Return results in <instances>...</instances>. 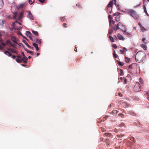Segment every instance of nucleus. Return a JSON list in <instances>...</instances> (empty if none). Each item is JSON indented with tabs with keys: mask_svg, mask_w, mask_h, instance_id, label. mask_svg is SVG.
<instances>
[{
	"mask_svg": "<svg viewBox=\"0 0 149 149\" xmlns=\"http://www.w3.org/2000/svg\"><path fill=\"white\" fill-rule=\"evenodd\" d=\"M11 10L14 15L13 18L16 20L20 21L22 18L23 13L21 12L19 15H18V9L17 7L15 6H12Z\"/></svg>",
	"mask_w": 149,
	"mask_h": 149,
	"instance_id": "nucleus-1",
	"label": "nucleus"
},
{
	"mask_svg": "<svg viewBox=\"0 0 149 149\" xmlns=\"http://www.w3.org/2000/svg\"><path fill=\"white\" fill-rule=\"evenodd\" d=\"M146 58L145 53L143 51H140L138 52L136 54L135 60L138 63H140L144 61Z\"/></svg>",
	"mask_w": 149,
	"mask_h": 149,
	"instance_id": "nucleus-2",
	"label": "nucleus"
},
{
	"mask_svg": "<svg viewBox=\"0 0 149 149\" xmlns=\"http://www.w3.org/2000/svg\"><path fill=\"white\" fill-rule=\"evenodd\" d=\"M125 12L129 15L132 17L135 20L139 18V16L136 11L132 9H127L125 10Z\"/></svg>",
	"mask_w": 149,
	"mask_h": 149,
	"instance_id": "nucleus-3",
	"label": "nucleus"
},
{
	"mask_svg": "<svg viewBox=\"0 0 149 149\" xmlns=\"http://www.w3.org/2000/svg\"><path fill=\"white\" fill-rule=\"evenodd\" d=\"M13 28L15 29L20 31L22 28V26L21 24L16 21L14 22L13 24Z\"/></svg>",
	"mask_w": 149,
	"mask_h": 149,
	"instance_id": "nucleus-4",
	"label": "nucleus"
},
{
	"mask_svg": "<svg viewBox=\"0 0 149 149\" xmlns=\"http://www.w3.org/2000/svg\"><path fill=\"white\" fill-rule=\"evenodd\" d=\"M22 57L21 56H17L16 59V61L18 63H21L23 62L24 63H26L27 62V61L24 60V58H22Z\"/></svg>",
	"mask_w": 149,
	"mask_h": 149,
	"instance_id": "nucleus-5",
	"label": "nucleus"
},
{
	"mask_svg": "<svg viewBox=\"0 0 149 149\" xmlns=\"http://www.w3.org/2000/svg\"><path fill=\"white\" fill-rule=\"evenodd\" d=\"M28 14L27 17L31 20H33L34 19V17L33 15L32 14L31 12L30 11H28L27 12Z\"/></svg>",
	"mask_w": 149,
	"mask_h": 149,
	"instance_id": "nucleus-6",
	"label": "nucleus"
},
{
	"mask_svg": "<svg viewBox=\"0 0 149 149\" xmlns=\"http://www.w3.org/2000/svg\"><path fill=\"white\" fill-rule=\"evenodd\" d=\"M134 90L136 92L140 91L141 89L139 86L138 84H136L134 87Z\"/></svg>",
	"mask_w": 149,
	"mask_h": 149,
	"instance_id": "nucleus-7",
	"label": "nucleus"
},
{
	"mask_svg": "<svg viewBox=\"0 0 149 149\" xmlns=\"http://www.w3.org/2000/svg\"><path fill=\"white\" fill-rule=\"evenodd\" d=\"M118 28L119 29H122L124 28V25H123V24L121 22H119L117 24Z\"/></svg>",
	"mask_w": 149,
	"mask_h": 149,
	"instance_id": "nucleus-8",
	"label": "nucleus"
},
{
	"mask_svg": "<svg viewBox=\"0 0 149 149\" xmlns=\"http://www.w3.org/2000/svg\"><path fill=\"white\" fill-rule=\"evenodd\" d=\"M11 39L13 42L15 43L16 44H18V43L17 42L18 40V38H15V37L13 36L11 37Z\"/></svg>",
	"mask_w": 149,
	"mask_h": 149,
	"instance_id": "nucleus-9",
	"label": "nucleus"
},
{
	"mask_svg": "<svg viewBox=\"0 0 149 149\" xmlns=\"http://www.w3.org/2000/svg\"><path fill=\"white\" fill-rule=\"evenodd\" d=\"M117 36L119 40H125V38L119 33L117 34Z\"/></svg>",
	"mask_w": 149,
	"mask_h": 149,
	"instance_id": "nucleus-10",
	"label": "nucleus"
},
{
	"mask_svg": "<svg viewBox=\"0 0 149 149\" xmlns=\"http://www.w3.org/2000/svg\"><path fill=\"white\" fill-rule=\"evenodd\" d=\"M1 45H3L4 46H5L6 45L4 43H3L2 40L0 39V50H3L4 47H2Z\"/></svg>",
	"mask_w": 149,
	"mask_h": 149,
	"instance_id": "nucleus-11",
	"label": "nucleus"
},
{
	"mask_svg": "<svg viewBox=\"0 0 149 149\" xmlns=\"http://www.w3.org/2000/svg\"><path fill=\"white\" fill-rule=\"evenodd\" d=\"M114 2V0H112L107 5V7L109 8H111Z\"/></svg>",
	"mask_w": 149,
	"mask_h": 149,
	"instance_id": "nucleus-12",
	"label": "nucleus"
},
{
	"mask_svg": "<svg viewBox=\"0 0 149 149\" xmlns=\"http://www.w3.org/2000/svg\"><path fill=\"white\" fill-rule=\"evenodd\" d=\"M127 113L128 114L132 115L134 116H136V114L133 111H127Z\"/></svg>",
	"mask_w": 149,
	"mask_h": 149,
	"instance_id": "nucleus-13",
	"label": "nucleus"
},
{
	"mask_svg": "<svg viewBox=\"0 0 149 149\" xmlns=\"http://www.w3.org/2000/svg\"><path fill=\"white\" fill-rule=\"evenodd\" d=\"M111 136V134L109 133H105L104 134V136L106 137H110Z\"/></svg>",
	"mask_w": 149,
	"mask_h": 149,
	"instance_id": "nucleus-14",
	"label": "nucleus"
},
{
	"mask_svg": "<svg viewBox=\"0 0 149 149\" xmlns=\"http://www.w3.org/2000/svg\"><path fill=\"white\" fill-rule=\"evenodd\" d=\"M140 47L143 48L144 50H146L147 49L146 46L143 44H141L140 45Z\"/></svg>",
	"mask_w": 149,
	"mask_h": 149,
	"instance_id": "nucleus-15",
	"label": "nucleus"
},
{
	"mask_svg": "<svg viewBox=\"0 0 149 149\" xmlns=\"http://www.w3.org/2000/svg\"><path fill=\"white\" fill-rule=\"evenodd\" d=\"M26 35L27 36L29 37L31 39V34L30 31H26Z\"/></svg>",
	"mask_w": 149,
	"mask_h": 149,
	"instance_id": "nucleus-16",
	"label": "nucleus"
},
{
	"mask_svg": "<svg viewBox=\"0 0 149 149\" xmlns=\"http://www.w3.org/2000/svg\"><path fill=\"white\" fill-rule=\"evenodd\" d=\"M4 54L9 56H11L12 55V54L8 51H5Z\"/></svg>",
	"mask_w": 149,
	"mask_h": 149,
	"instance_id": "nucleus-17",
	"label": "nucleus"
},
{
	"mask_svg": "<svg viewBox=\"0 0 149 149\" xmlns=\"http://www.w3.org/2000/svg\"><path fill=\"white\" fill-rule=\"evenodd\" d=\"M33 45L34 47L36 48V50L37 51H38L39 50V49L38 48V45H37V44L35 43H33Z\"/></svg>",
	"mask_w": 149,
	"mask_h": 149,
	"instance_id": "nucleus-18",
	"label": "nucleus"
},
{
	"mask_svg": "<svg viewBox=\"0 0 149 149\" xmlns=\"http://www.w3.org/2000/svg\"><path fill=\"white\" fill-rule=\"evenodd\" d=\"M7 42H8L10 44V45L12 47H16V45L15 44V43L12 44L9 40H8L7 41Z\"/></svg>",
	"mask_w": 149,
	"mask_h": 149,
	"instance_id": "nucleus-19",
	"label": "nucleus"
},
{
	"mask_svg": "<svg viewBox=\"0 0 149 149\" xmlns=\"http://www.w3.org/2000/svg\"><path fill=\"white\" fill-rule=\"evenodd\" d=\"M122 105L125 107H129V105L127 104L125 102H123L122 103Z\"/></svg>",
	"mask_w": 149,
	"mask_h": 149,
	"instance_id": "nucleus-20",
	"label": "nucleus"
},
{
	"mask_svg": "<svg viewBox=\"0 0 149 149\" xmlns=\"http://www.w3.org/2000/svg\"><path fill=\"white\" fill-rule=\"evenodd\" d=\"M118 111L116 110H113L112 112V114L113 115H116L118 113Z\"/></svg>",
	"mask_w": 149,
	"mask_h": 149,
	"instance_id": "nucleus-21",
	"label": "nucleus"
},
{
	"mask_svg": "<svg viewBox=\"0 0 149 149\" xmlns=\"http://www.w3.org/2000/svg\"><path fill=\"white\" fill-rule=\"evenodd\" d=\"M109 38L111 42H114V38L112 36H109Z\"/></svg>",
	"mask_w": 149,
	"mask_h": 149,
	"instance_id": "nucleus-22",
	"label": "nucleus"
},
{
	"mask_svg": "<svg viewBox=\"0 0 149 149\" xmlns=\"http://www.w3.org/2000/svg\"><path fill=\"white\" fill-rule=\"evenodd\" d=\"M108 18L109 20V23L110 24H111V20L112 19V16L111 15H109L108 16Z\"/></svg>",
	"mask_w": 149,
	"mask_h": 149,
	"instance_id": "nucleus-23",
	"label": "nucleus"
},
{
	"mask_svg": "<svg viewBox=\"0 0 149 149\" xmlns=\"http://www.w3.org/2000/svg\"><path fill=\"white\" fill-rule=\"evenodd\" d=\"M143 8L144 9V12L146 13V14L147 15H148V14L147 12L146 8L145 6H144L143 7Z\"/></svg>",
	"mask_w": 149,
	"mask_h": 149,
	"instance_id": "nucleus-24",
	"label": "nucleus"
},
{
	"mask_svg": "<svg viewBox=\"0 0 149 149\" xmlns=\"http://www.w3.org/2000/svg\"><path fill=\"white\" fill-rule=\"evenodd\" d=\"M35 42L36 43L40 45L41 43V41L40 40L37 39H36Z\"/></svg>",
	"mask_w": 149,
	"mask_h": 149,
	"instance_id": "nucleus-25",
	"label": "nucleus"
},
{
	"mask_svg": "<svg viewBox=\"0 0 149 149\" xmlns=\"http://www.w3.org/2000/svg\"><path fill=\"white\" fill-rule=\"evenodd\" d=\"M107 11L109 12L110 13H111L112 12V8H107Z\"/></svg>",
	"mask_w": 149,
	"mask_h": 149,
	"instance_id": "nucleus-26",
	"label": "nucleus"
},
{
	"mask_svg": "<svg viewBox=\"0 0 149 149\" xmlns=\"http://www.w3.org/2000/svg\"><path fill=\"white\" fill-rule=\"evenodd\" d=\"M23 42L25 43L27 46L29 47V48H31L30 46H29V45L28 44L27 42L25 40H23Z\"/></svg>",
	"mask_w": 149,
	"mask_h": 149,
	"instance_id": "nucleus-27",
	"label": "nucleus"
},
{
	"mask_svg": "<svg viewBox=\"0 0 149 149\" xmlns=\"http://www.w3.org/2000/svg\"><path fill=\"white\" fill-rule=\"evenodd\" d=\"M32 32L36 36H38V32L34 30H32Z\"/></svg>",
	"mask_w": 149,
	"mask_h": 149,
	"instance_id": "nucleus-28",
	"label": "nucleus"
},
{
	"mask_svg": "<svg viewBox=\"0 0 149 149\" xmlns=\"http://www.w3.org/2000/svg\"><path fill=\"white\" fill-rule=\"evenodd\" d=\"M3 5V2L1 0H0V9L1 8Z\"/></svg>",
	"mask_w": 149,
	"mask_h": 149,
	"instance_id": "nucleus-29",
	"label": "nucleus"
},
{
	"mask_svg": "<svg viewBox=\"0 0 149 149\" xmlns=\"http://www.w3.org/2000/svg\"><path fill=\"white\" fill-rule=\"evenodd\" d=\"M125 61L127 63H129L130 61V59L127 57H125Z\"/></svg>",
	"mask_w": 149,
	"mask_h": 149,
	"instance_id": "nucleus-30",
	"label": "nucleus"
},
{
	"mask_svg": "<svg viewBox=\"0 0 149 149\" xmlns=\"http://www.w3.org/2000/svg\"><path fill=\"white\" fill-rule=\"evenodd\" d=\"M117 63L120 66H123L124 65V63H121L120 61H117Z\"/></svg>",
	"mask_w": 149,
	"mask_h": 149,
	"instance_id": "nucleus-31",
	"label": "nucleus"
},
{
	"mask_svg": "<svg viewBox=\"0 0 149 149\" xmlns=\"http://www.w3.org/2000/svg\"><path fill=\"white\" fill-rule=\"evenodd\" d=\"M35 0H29V2L30 5L32 4L34 2Z\"/></svg>",
	"mask_w": 149,
	"mask_h": 149,
	"instance_id": "nucleus-32",
	"label": "nucleus"
},
{
	"mask_svg": "<svg viewBox=\"0 0 149 149\" xmlns=\"http://www.w3.org/2000/svg\"><path fill=\"white\" fill-rule=\"evenodd\" d=\"M118 29H119L118 28V25L116 26L115 25L114 26L113 29L115 31H116Z\"/></svg>",
	"mask_w": 149,
	"mask_h": 149,
	"instance_id": "nucleus-33",
	"label": "nucleus"
},
{
	"mask_svg": "<svg viewBox=\"0 0 149 149\" xmlns=\"http://www.w3.org/2000/svg\"><path fill=\"white\" fill-rule=\"evenodd\" d=\"M115 19L117 22H119L120 20V16H117L115 17Z\"/></svg>",
	"mask_w": 149,
	"mask_h": 149,
	"instance_id": "nucleus-34",
	"label": "nucleus"
},
{
	"mask_svg": "<svg viewBox=\"0 0 149 149\" xmlns=\"http://www.w3.org/2000/svg\"><path fill=\"white\" fill-rule=\"evenodd\" d=\"M141 30L142 31H144L146 30V29L143 27L142 26H141V27H140Z\"/></svg>",
	"mask_w": 149,
	"mask_h": 149,
	"instance_id": "nucleus-35",
	"label": "nucleus"
},
{
	"mask_svg": "<svg viewBox=\"0 0 149 149\" xmlns=\"http://www.w3.org/2000/svg\"><path fill=\"white\" fill-rule=\"evenodd\" d=\"M113 56L114 58H116L117 57V55L115 52V50H114L113 52Z\"/></svg>",
	"mask_w": 149,
	"mask_h": 149,
	"instance_id": "nucleus-36",
	"label": "nucleus"
},
{
	"mask_svg": "<svg viewBox=\"0 0 149 149\" xmlns=\"http://www.w3.org/2000/svg\"><path fill=\"white\" fill-rule=\"evenodd\" d=\"M105 142L106 143L107 145H109L110 144L109 139H107L105 140Z\"/></svg>",
	"mask_w": 149,
	"mask_h": 149,
	"instance_id": "nucleus-37",
	"label": "nucleus"
},
{
	"mask_svg": "<svg viewBox=\"0 0 149 149\" xmlns=\"http://www.w3.org/2000/svg\"><path fill=\"white\" fill-rule=\"evenodd\" d=\"M123 31H124V34L125 35H128V36H130V35H131V34L130 33H129L128 32H126V30Z\"/></svg>",
	"mask_w": 149,
	"mask_h": 149,
	"instance_id": "nucleus-38",
	"label": "nucleus"
},
{
	"mask_svg": "<svg viewBox=\"0 0 149 149\" xmlns=\"http://www.w3.org/2000/svg\"><path fill=\"white\" fill-rule=\"evenodd\" d=\"M120 14V13L117 12H116V13H114L113 14V15L114 16H115L116 15H117L118 16Z\"/></svg>",
	"mask_w": 149,
	"mask_h": 149,
	"instance_id": "nucleus-39",
	"label": "nucleus"
},
{
	"mask_svg": "<svg viewBox=\"0 0 149 149\" xmlns=\"http://www.w3.org/2000/svg\"><path fill=\"white\" fill-rule=\"evenodd\" d=\"M146 40V39L145 38H143L142 39V41L143 42L144 44H146L147 43V42H145V40Z\"/></svg>",
	"mask_w": 149,
	"mask_h": 149,
	"instance_id": "nucleus-40",
	"label": "nucleus"
},
{
	"mask_svg": "<svg viewBox=\"0 0 149 149\" xmlns=\"http://www.w3.org/2000/svg\"><path fill=\"white\" fill-rule=\"evenodd\" d=\"M25 50L27 52V53H29L30 54L31 53H32V51H29L26 48L25 49Z\"/></svg>",
	"mask_w": 149,
	"mask_h": 149,
	"instance_id": "nucleus-41",
	"label": "nucleus"
},
{
	"mask_svg": "<svg viewBox=\"0 0 149 149\" xmlns=\"http://www.w3.org/2000/svg\"><path fill=\"white\" fill-rule=\"evenodd\" d=\"M118 115L122 118H124V115L122 113H119Z\"/></svg>",
	"mask_w": 149,
	"mask_h": 149,
	"instance_id": "nucleus-42",
	"label": "nucleus"
},
{
	"mask_svg": "<svg viewBox=\"0 0 149 149\" xmlns=\"http://www.w3.org/2000/svg\"><path fill=\"white\" fill-rule=\"evenodd\" d=\"M124 136V134H118L117 135L118 137H122Z\"/></svg>",
	"mask_w": 149,
	"mask_h": 149,
	"instance_id": "nucleus-43",
	"label": "nucleus"
},
{
	"mask_svg": "<svg viewBox=\"0 0 149 149\" xmlns=\"http://www.w3.org/2000/svg\"><path fill=\"white\" fill-rule=\"evenodd\" d=\"M146 95L147 96V100H149V94L148 92H146Z\"/></svg>",
	"mask_w": 149,
	"mask_h": 149,
	"instance_id": "nucleus-44",
	"label": "nucleus"
},
{
	"mask_svg": "<svg viewBox=\"0 0 149 149\" xmlns=\"http://www.w3.org/2000/svg\"><path fill=\"white\" fill-rule=\"evenodd\" d=\"M139 81L140 82L141 84H142L143 83V81L141 78H140L139 79Z\"/></svg>",
	"mask_w": 149,
	"mask_h": 149,
	"instance_id": "nucleus-45",
	"label": "nucleus"
},
{
	"mask_svg": "<svg viewBox=\"0 0 149 149\" xmlns=\"http://www.w3.org/2000/svg\"><path fill=\"white\" fill-rule=\"evenodd\" d=\"M112 47L115 49H116L117 48V46L115 44H114L112 45Z\"/></svg>",
	"mask_w": 149,
	"mask_h": 149,
	"instance_id": "nucleus-46",
	"label": "nucleus"
},
{
	"mask_svg": "<svg viewBox=\"0 0 149 149\" xmlns=\"http://www.w3.org/2000/svg\"><path fill=\"white\" fill-rule=\"evenodd\" d=\"M113 31L112 29H110L109 31V34L110 35H111Z\"/></svg>",
	"mask_w": 149,
	"mask_h": 149,
	"instance_id": "nucleus-47",
	"label": "nucleus"
},
{
	"mask_svg": "<svg viewBox=\"0 0 149 149\" xmlns=\"http://www.w3.org/2000/svg\"><path fill=\"white\" fill-rule=\"evenodd\" d=\"M77 6H78L79 8H81V5L79 3H78L76 4Z\"/></svg>",
	"mask_w": 149,
	"mask_h": 149,
	"instance_id": "nucleus-48",
	"label": "nucleus"
},
{
	"mask_svg": "<svg viewBox=\"0 0 149 149\" xmlns=\"http://www.w3.org/2000/svg\"><path fill=\"white\" fill-rule=\"evenodd\" d=\"M9 50H11L13 53H15L16 52V51L14 49H9Z\"/></svg>",
	"mask_w": 149,
	"mask_h": 149,
	"instance_id": "nucleus-49",
	"label": "nucleus"
},
{
	"mask_svg": "<svg viewBox=\"0 0 149 149\" xmlns=\"http://www.w3.org/2000/svg\"><path fill=\"white\" fill-rule=\"evenodd\" d=\"M23 58H24V60H26L27 61L28 60V58L27 57H26L25 55L23 56Z\"/></svg>",
	"mask_w": 149,
	"mask_h": 149,
	"instance_id": "nucleus-50",
	"label": "nucleus"
},
{
	"mask_svg": "<svg viewBox=\"0 0 149 149\" xmlns=\"http://www.w3.org/2000/svg\"><path fill=\"white\" fill-rule=\"evenodd\" d=\"M40 3H43L45 1V0H38Z\"/></svg>",
	"mask_w": 149,
	"mask_h": 149,
	"instance_id": "nucleus-51",
	"label": "nucleus"
},
{
	"mask_svg": "<svg viewBox=\"0 0 149 149\" xmlns=\"http://www.w3.org/2000/svg\"><path fill=\"white\" fill-rule=\"evenodd\" d=\"M123 79H124V84H126V82H127V80H126V79L125 78H123Z\"/></svg>",
	"mask_w": 149,
	"mask_h": 149,
	"instance_id": "nucleus-52",
	"label": "nucleus"
},
{
	"mask_svg": "<svg viewBox=\"0 0 149 149\" xmlns=\"http://www.w3.org/2000/svg\"><path fill=\"white\" fill-rule=\"evenodd\" d=\"M120 75H122L123 74V70H120Z\"/></svg>",
	"mask_w": 149,
	"mask_h": 149,
	"instance_id": "nucleus-53",
	"label": "nucleus"
},
{
	"mask_svg": "<svg viewBox=\"0 0 149 149\" xmlns=\"http://www.w3.org/2000/svg\"><path fill=\"white\" fill-rule=\"evenodd\" d=\"M60 19L62 22L65 19V18L64 17H61Z\"/></svg>",
	"mask_w": 149,
	"mask_h": 149,
	"instance_id": "nucleus-54",
	"label": "nucleus"
},
{
	"mask_svg": "<svg viewBox=\"0 0 149 149\" xmlns=\"http://www.w3.org/2000/svg\"><path fill=\"white\" fill-rule=\"evenodd\" d=\"M116 148H117V149H119L120 148V146L119 145H118L117 147H116Z\"/></svg>",
	"mask_w": 149,
	"mask_h": 149,
	"instance_id": "nucleus-55",
	"label": "nucleus"
},
{
	"mask_svg": "<svg viewBox=\"0 0 149 149\" xmlns=\"http://www.w3.org/2000/svg\"><path fill=\"white\" fill-rule=\"evenodd\" d=\"M120 52L121 54H123L124 52V51L123 50H120Z\"/></svg>",
	"mask_w": 149,
	"mask_h": 149,
	"instance_id": "nucleus-56",
	"label": "nucleus"
},
{
	"mask_svg": "<svg viewBox=\"0 0 149 149\" xmlns=\"http://www.w3.org/2000/svg\"><path fill=\"white\" fill-rule=\"evenodd\" d=\"M129 68L130 69H132L133 68L132 66V65H130L129 66Z\"/></svg>",
	"mask_w": 149,
	"mask_h": 149,
	"instance_id": "nucleus-57",
	"label": "nucleus"
},
{
	"mask_svg": "<svg viewBox=\"0 0 149 149\" xmlns=\"http://www.w3.org/2000/svg\"><path fill=\"white\" fill-rule=\"evenodd\" d=\"M77 46L75 45V49H74V50L76 52H77Z\"/></svg>",
	"mask_w": 149,
	"mask_h": 149,
	"instance_id": "nucleus-58",
	"label": "nucleus"
},
{
	"mask_svg": "<svg viewBox=\"0 0 149 149\" xmlns=\"http://www.w3.org/2000/svg\"><path fill=\"white\" fill-rule=\"evenodd\" d=\"M101 130L102 132H103L105 131V130L104 128H101Z\"/></svg>",
	"mask_w": 149,
	"mask_h": 149,
	"instance_id": "nucleus-59",
	"label": "nucleus"
},
{
	"mask_svg": "<svg viewBox=\"0 0 149 149\" xmlns=\"http://www.w3.org/2000/svg\"><path fill=\"white\" fill-rule=\"evenodd\" d=\"M114 131L116 132H118V130L116 129H114Z\"/></svg>",
	"mask_w": 149,
	"mask_h": 149,
	"instance_id": "nucleus-60",
	"label": "nucleus"
},
{
	"mask_svg": "<svg viewBox=\"0 0 149 149\" xmlns=\"http://www.w3.org/2000/svg\"><path fill=\"white\" fill-rule=\"evenodd\" d=\"M130 140L132 141H134V138L133 137H131L130 138Z\"/></svg>",
	"mask_w": 149,
	"mask_h": 149,
	"instance_id": "nucleus-61",
	"label": "nucleus"
},
{
	"mask_svg": "<svg viewBox=\"0 0 149 149\" xmlns=\"http://www.w3.org/2000/svg\"><path fill=\"white\" fill-rule=\"evenodd\" d=\"M18 45L20 46H22L23 45V44L22 43H19V44L18 43Z\"/></svg>",
	"mask_w": 149,
	"mask_h": 149,
	"instance_id": "nucleus-62",
	"label": "nucleus"
},
{
	"mask_svg": "<svg viewBox=\"0 0 149 149\" xmlns=\"http://www.w3.org/2000/svg\"><path fill=\"white\" fill-rule=\"evenodd\" d=\"M123 49L124 51H127L125 47H123Z\"/></svg>",
	"mask_w": 149,
	"mask_h": 149,
	"instance_id": "nucleus-63",
	"label": "nucleus"
},
{
	"mask_svg": "<svg viewBox=\"0 0 149 149\" xmlns=\"http://www.w3.org/2000/svg\"><path fill=\"white\" fill-rule=\"evenodd\" d=\"M0 23H1V24H3V22L1 20L0 21Z\"/></svg>",
	"mask_w": 149,
	"mask_h": 149,
	"instance_id": "nucleus-64",
	"label": "nucleus"
}]
</instances>
